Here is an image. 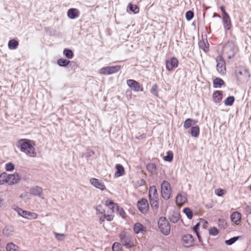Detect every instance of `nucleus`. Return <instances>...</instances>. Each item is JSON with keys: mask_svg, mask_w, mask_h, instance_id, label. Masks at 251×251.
Listing matches in <instances>:
<instances>
[{"mask_svg": "<svg viewBox=\"0 0 251 251\" xmlns=\"http://www.w3.org/2000/svg\"><path fill=\"white\" fill-rule=\"evenodd\" d=\"M17 146L22 152L30 157H35L37 156L35 149V144L32 140L27 139H20L17 141Z\"/></svg>", "mask_w": 251, "mask_h": 251, "instance_id": "1", "label": "nucleus"}, {"mask_svg": "<svg viewBox=\"0 0 251 251\" xmlns=\"http://www.w3.org/2000/svg\"><path fill=\"white\" fill-rule=\"evenodd\" d=\"M21 179V176L17 173L8 175L3 173L0 175V185L6 183L11 185L17 183Z\"/></svg>", "mask_w": 251, "mask_h": 251, "instance_id": "2", "label": "nucleus"}, {"mask_svg": "<svg viewBox=\"0 0 251 251\" xmlns=\"http://www.w3.org/2000/svg\"><path fill=\"white\" fill-rule=\"evenodd\" d=\"M149 197L151 206L153 208H158L159 206V196L157 190L155 186H151L150 187Z\"/></svg>", "mask_w": 251, "mask_h": 251, "instance_id": "3", "label": "nucleus"}, {"mask_svg": "<svg viewBox=\"0 0 251 251\" xmlns=\"http://www.w3.org/2000/svg\"><path fill=\"white\" fill-rule=\"evenodd\" d=\"M235 75L237 80L241 82L247 81L250 77L249 71L243 66H239L236 68Z\"/></svg>", "mask_w": 251, "mask_h": 251, "instance_id": "4", "label": "nucleus"}, {"mask_svg": "<svg viewBox=\"0 0 251 251\" xmlns=\"http://www.w3.org/2000/svg\"><path fill=\"white\" fill-rule=\"evenodd\" d=\"M158 227L161 232L165 235L170 233V226L169 222L165 218L161 217L158 220Z\"/></svg>", "mask_w": 251, "mask_h": 251, "instance_id": "5", "label": "nucleus"}, {"mask_svg": "<svg viewBox=\"0 0 251 251\" xmlns=\"http://www.w3.org/2000/svg\"><path fill=\"white\" fill-rule=\"evenodd\" d=\"M235 50V43L231 41H228L223 47V51L227 54V58H231L234 56Z\"/></svg>", "mask_w": 251, "mask_h": 251, "instance_id": "6", "label": "nucleus"}, {"mask_svg": "<svg viewBox=\"0 0 251 251\" xmlns=\"http://www.w3.org/2000/svg\"><path fill=\"white\" fill-rule=\"evenodd\" d=\"M162 197L165 200H168L171 194V188L170 183L163 181L161 185Z\"/></svg>", "mask_w": 251, "mask_h": 251, "instance_id": "7", "label": "nucleus"}, {"mask_svg": "<svg viewBox=\"0 0 251 251\" xmlns=\"http://www.w3.org/2000/svg\"><path fill=\"white\" fill-rule=\"evenodd\" d=\"M121 69L120 65L104 67L99 70V73L101 75H109L117 73Z\"/></svg>", "mask_w": 251, "mask_h": 251, "instance_id": "8", "label": "nucleus"}, {"mask_svg": "<svg viewBox=\"0 0 251 251\" xmlns=\"http://www.w3.org/2000/svg\"><path fill=\"white\" fill-rule=\"evenodd\" d=\"M216 61L217 62V71L220 75H225L226 72V66L225 60L221 55H219L216 57Z\"/></svg>", "mask_w": 251, "mask_h": 251, "instance_id": "9", "label": "nucleus"}, {"mask_svg": "<svg viewBox=\"0 0 251 251\" xmlns=\"http://www.w3.org/2000/svg\"><path fill=\"white\" fill-rule=\"evenodd\" d=\"M166 69L168 71H172L174 68H177L178 65V61L176 57H172L165 61Z\"/></svg>", "mask_w": 251, "mask_h": 251, "instance_id": "10", "label": "nucleus"}, {"mask_svg": "<svg viewBox=\"0 0 251 251\" xmlns=\"http://www.w3.org/2000/svg\"><path fill=\"white\" fill-rule=\"evenodd\" d=\"M126 83L128 87L134 91L141 92L143 91L142 85L133 79H128Z\"/></svg>", "mask_w": 251, "mask_h": 251, "instance_id": "11", "label": "nucleus"}, {"mask_svg": "<svg viewBox=\"0 0 251 251\" xmlns=\"http://www.w3.org/2000/svg\"><path fill=\"white\" fill-rule=\"evenodd\" d=\"M183 245L187 248L193 246L194 245V239L191 234H186L183 236L182 239Z\"/></svg>", "mask_w": 251, "mask_h": 251, "instance_id": "12", "label": "nucleus"}, {"mask_svg": "<svg viewBox=\"0 0 251 251\" xmlns=\"http://www.w3.org/2000/svg\"><path fill=\"white\" fill-rule=\"evenodd\" d=\"M137 207L142 213H146L149 209V204L146 199H142L137 202Z\"/></svg>", "mask_w": 251, "mask_h": 251, "instance_id": "13", "label": "nucleus"}, {"mask_svg": "<svg viewBox=\"0 0 251 251\" xmlns=\"http://www.w3.org/2000/svg\"><path fill=\"white\" fill-rule=\"evenodd\" d=\"M90 182L95 187L101 190H104L106 189L104 184L97 178H92L90 179Z\"/></svg>", "mask_w": 251, "mask_h": 251, "instance_id": "14", "label": "nucleus"}, {"mask_svg": "<svg viewBox=\"0 0 251 251\" xmlns=\"http://www.w3.org/2000/svg\"><path fill=\"white\" fill-rule=\"evenodd\" d=\"M241 214L239 212L235 211L231 214L230 219L234 224L238 225L241 223Z\"/></svg>", "mask_w": 251, "mask_h": 251, "instance_id": "15", "label": "nucleus"}, {"mask_svg": "<svg viewBox=\"0 0 251 251\" xmlns=\"http://www.w3.org/2000/svg\"><path fill=\"white\" fill-rule=\"evenodd\" d=\"M133 231L136 234L141 233L145 234L146 232V227L140 223H136L134 225Z\"/></svg>", "mask_w": 251, "mask_h": 251, "instance_id": "16", "label": "nucleus"}, {"mask_svg": "<svg viewBox=\"0 0 251 251\" xmlns=\"http://www.w3.org/2000/svg\"><path fill=\"white\" fill-rule=\"evenodd\" d=\"M105 205L111 210V213H114L115 211L118 209V205L117 203L110 199L107 200L105 202Z\"/></svg>", "mask_w": 251, "mask_h": 251, "instance_id": "17", "label": "nucleus"}, {"mask_svg": "<svg viewBox=\"0 0 251 251\" xmlns=\"http://www.w3.org/2000/svg\"><path fill=\"white\" fill-rule=\"evenodd\" d=\"M222 20L225 30H228L230 29L232 25L229 16H223Z\"/></svg>", "mask_w": 251, "mask_h": 251, "instance_id": "18", "label": "nucleus"}, {"mask_svg": "<svg viewBox=\"0 0 251 251\" xmlns=\"http://www.w3.org/2000/svg\"><path fill=\"white\" fill-rule=\"evenodd\" d=\"M115 168L116 170L114 174L115 177H120L123 176L125 174V169L121 164H116L115 166Z\"/></svg>", "mask_w": 251, "mask_h": 251, "instance_id": "19", "label": "nucleus"}, {"mask_svg": "<svg viewBox=\"0 0 251 251\" xmlns=\"http://www.w3.org/2000/svg\"><path fill=\"white\" fill-rule=\"evenodd\" d=\"M223 99V92L217 90L213 94V99L215 102L220 103Z\"/></svg>", "mask_w": 251, "mask_h": 251, "instance_id": "20", "label": "nucleus"}, {"mask_svg": "<svg viewBox=\"0 0 251 251\" xmlns=\"http://www.w3.org/2000/svg\"><path fill=\"white\" fill-rule=\"evenodd\" d=\"M68 16L71 19H74L79 16V11L76 8H70L67 12Z\"/></svg>", "mask_w": 251, "mask_h": 251, "instance_id": "21", "label": "nucleus"}, {"mask_svg": "<svg viewBox=\"0 0 251 251\" xmlns=\"http://www.w3.org/2000/svg\"><path fill=\"white\" fill-rule=\"evenodd\" d=\"M199 47L204 52H207L209 50V45L206 39L201 40L199 42Z\"/></svg>", "mask_w": 251, "mask_h": 251, "instance_id": "22", "label": "nucleus"}, {"mask_svg": "<svg viewBox=\"0 0 251 251\" xmlns=\"http://www.w3.org/2000/svg\"><path fill=\"white\" fill-rule=\"evenodd\" d=\"M114 218V215L112 213L110 214H107V215H106L105 214L103 216H99L100 223V224L102 223L104 221L105 219H106L107 221H111L113 220Z\"/></svg>", "mask_w": 251, "mask_h": 251, "instance_id": "23", "label": "nucleus"}, {"mask_svg": "<svg viewBox=\"0 0 251 251\" xmlns=\"http://www.w3.org/2000/svg\"><path fill=\"white\" fill-rule=\"evenodd\" d=\"M25 213V214H24L23 218L29 220L36 219L37 218L38 216L37 213L30 211H26Z\"/></svg>", "mask_w": 251, "mask_h": 251, "instance_id": "24", "label": "nucleus"}, {"mask_svg": "<svg viewBox=\"0 0 251 251\" xmlns=\"http://www.w3.org/2000/svg\"><path fill=\"white\" fill-rule=\"evenodd\" d=\"M225 84L224 80L219 77H216L213 80V86L214 88H221Z\"/></svg>", "mask_w": 251, "mask_h": 251, "instance_id": "25", "label": "nucleus"}, {"mask_svg": "<svg viewBox=\"0 0 251 251\" xmlns=\"http://www.w3.org/2000/svg\"><path fill=\"white\" fill-rule=\"evenodd\" d=\"M187 201L186 197L181 194L177 195L176 198V203L179 206L182 205Z\"/></svg>", "mask_w": 251, "mask_h": 251, "instance_id": "26", "label": "nucleus"}, {"mask_svg": "<svg viewBox=\"0 0 251 251\" xmlns=\"http://www.w3.org/2000/svg\"><path fill=\"white\" fill-rule=\"evenodd\" d=\"M197 121L192 119H187L183 123V127L185 129H188L190 127L193 125L196 124Z\"/></svg>", "mask_w": 251, "mask_h": 251, "instance_id": "27", "label": "nucleus"}, {"mask_svg": "<svg viewBox=\"0 0 251 251\" xmlns=\"http://www.w3.org/2000/svg\"><path fill=\"white\" fill-rule=\"evenodd\" d=\"M19 45V43L15 39L11 40L9 41L8 46L9 49H16Z\"/></svg>", "mask_w": 251, "mask_h": 251, "instance_id": "28", "label": "nucleus"}, {"mask_svg": "<svg viewBox=\"0 0 251 251\" xmlns=\"http://www.w3.org/2000/svg\"><path fill=\"white\" fill-rule=\"evenodd\" d=\"M200 134V128L198 126L192 127L191 128V135L195 137H197Z\"/></svg>", "mask_w": 251, "mask_h": 251, "instance_id": "29", "label": "nucleus"}, {"mask_svg": "<svg viewBox=\"0 0 251 251\" xmlns=\"http://www.w3.org/2000/svg\"><path fill=\"white\" fill-rule=\"evenodd\" d=\"M235 101V98L233 96H229L224 100V104L226 106H231Z\"/></svg>", "mask_w": 251, "mask_h": 251, "instance_id": "30", "label": "nucleus"}, {"mask_svg": "<svg viewBox=\"0 0 251 251\" xmlns=\"http://www.w3.org/2000/svg\"><path fill=\"white\" fill-rule=\"evenodd\" d=\"M7 251H19L18 247L13 243H9L6 246Z\"/></svg>", "mask_w": 251, "mask_h": 251, "instance_id": "31", "label": "nucleus"}, {"mask_svg": "<svg viewBox=\"0 0 251 251\" xmlns=\"http://www.w3.org/2000/svg\"><path fill=\"white\" fill-rule=\"evenodd\" d=\"M174 157V154L172 151H169L167 152V155L164 156L163 159L165 161L171 162Z\"/></svg>", "mask_w": 251, "mask_h": 251, "instance_id": "32", "label": "nucleus"}, {"mask_svg": "<svg viewBox=\"0 0 251 251\" xmlns=\"http://www.w3.org/2000/svg\"><path fill=\"white\" fill-rule=\"evenodd\" d=\"M70 61L64 58H60L57 60V64L59 66L62 67H65L67 66Z\"/></svg>", "mask_w": 251, "mask_h": 251, "instance_id": "33", "label": "nucleus"}, {"mask_svg": "<svg viewBox=\"0 0 251 251\" xmlns=\"http://www.w3.org/2000/svg\"><path fill=\"white\" fill-rule=\"evenodd\" d=\"M128 7L129 8L130 10L133 12L134 14H137L139 12V7L136 5L129 3Z\"/></svg>", "mask_w": 251, "mask_h": 251, "instance_id": "34", "label": "nucleus"}, {"mask_svg": "<svg viewBox=\"0 0 251 251\" xmlns=\"http://www.w3.org/2000/svg\"><path fill=\"white\" fill-rule=\"evenodd\" d=\"M147 169L151 173L155 172L156 170V166L154 163H149L147 165Z\"/></svg>", "mask_w": 251, "mask_h": 251, "instance_id": "35", "label": "nucleus"}, {"mask_svg": "<svg viewBox=\"0 0 251 251\" xmlns=\"http://www.w3.org/2000/svg\"><path fill=\"white\" fill-rule=\"evenodd\" d=\"M63 53L68 59H72L74 56V53L72 50L70 49H65Z\"/></svg>", "mask_w": 251, "mask_h": 251, "instance_id": "36", "label": "nucleus"}, {"mask_svg": "<svg viewBox=\"0 0 251 251\" xmlns=\"http://www.w3.org/2000/svg\"><path fill=\"white\" fill-rule=\"evenodd\" d=\"M208 231L209 234L212 236H216L219 233V231L217 228L214 226L210 227Z\"/></svg>", "mask_w": 251, "mask_h": 251, "instance_id": "37", "label": "nucleus"}, {"mask_svg": "<svg viewBox=\"0 0 251 251\" xmlns=\"http://www.w3.org/2000/svg\"><path fill=\"white\" fill-rule=\"evenodd\" d=\"M183 211L186 214L188 218L189 219H191L192 218L193 212L189 208L186 207L184 208Z\"/></svg>", "mask_w": 251, "mask_h": 251, "instance_id": "38", "label": "nucleus"}, {"mask_svg": "<svg viewBox=\"0 0 251 251\" xmlns=\"http://www.w3.org/2000/svg\"><path fill=\"white\" fill-rule=\"evenodd\" d=\"M194 13L191 10L188 11L185 14V17L187 21H190L192 20L194 17Z\"/></svg>", "mask_w": 251, "mask_h": 251, "instance_id": "39", "label": "nucleus"}, {"mask_svg": "<svg viewBox=\"0 0 251 251\" xmlns=\"http://www.w3.org/2000/svg\"><path fill=\"white\" fill-rule=\"evenodd\" d=\"M113 251H122L121 244L119 243L115 242L112 246Z\"/></svg>", "mask_w": 251, "mask_h": 251, "instance_id": "40", "label": "nucleus"}, {"mask_svg": "<svg viewBox=\"0 0 251 251\" xmlns=\"http://www.w3.org/2000/svg\"><path fill=\"white\" fill-rule=\"evenodd\" d=\"M200 226L199 223H198L196 225H195L194 227H193V230L194 231V232L196 233L197 237H198V238L200 242H201V237L200 235V234L198 232V229H199V226Z\"/></svg>", "mask_w": 251, "mask_h": 251, "instance_id": "41", "label": "nucleus"}, {"mask_svg": "<svg viewBox=\"0 0 251 251\" xmlns=\"http://www.w3.org/2000/svg\"><path fill=\"white\" fill-rule=\"evenodd\" d=\"M15 168L14 165L12 163H8L5 165V170L7 171H12Z\"/></svg>", "mask_w": 251, "mask_h": 251, "instance_id": "42", "label": "nucleus"}, {"mask_svg": "<svg viewBox=\"0 0 251 251\" xmlns=\"http://www.w3.org/2000/svg\"><path fill=\"white\" fill-rule=\"evenodd\" d=\"M226 193V191L222 189L218 188L215 190V193L218 196H222Z\"/></svg>", "mask_w": 251, "mask_h": 251, "instance_id": "43", "label": "nucleus"}, {"mask_svg": "<svg viewBox=\"0 0 251 251\" xmlns=\"http://www.w3.org/2000/svg\"><path fill=\"white\" fill-rule=\"evenodd\" d=\"M96 210L97 214H101V216H103L105 214V210L101 208V205L98 206Z\"/></svg>", "mask_w": 251, "mask_h": 251, "instance_id": "44", "label": "nucleus"}, {"mask_svg": "<svg viewBox=\"0 0 251 251\" xmlns=\"http://www.w3.org/2000/svg\"><path fill=\"white\" fill-rule=\"evenodd\" d=\"M238 238H239L238 237H233L229 240H226L225 242L226 244L228 245H231L233 243L235 242L238 240Z\"/></svg>", "mask_w": 251, "mask_h": 251, "instance_id": "45", "label": "nucleus"}, {"mask_svg": "<svg viewBox=\"0 0 251 251\" xmlns=\"http://www.w3.org/2000/svg\"><path fill=\"white\" fill-rule=\"evenodd\" d=\"M117 211L118 212L119 214L122 218H126V214L123 208H120L119 206L118 209H117Z\"/></svg>", "mask_w": 251, "mask_h": 251, "instance_id": "46", "label": "nucleus"}, {"mask_svg": "<svg viewBox=\"0 0 251 251\" xmlns=\"http://www.w3.org/2000/svg\"><path fill=\"white\" fill-rule=\"evenodd\" d=\"M55 238L58 240H62L64 238L65 235L64 234H59L56 232L54 233Z\"/></svg>", "mask_w": 251, "mask_h": 251, "instance_id": "47", "label": "nucleus"}, {"mask_svg": "<svg viewBox=\"0 0 251 251\" xmlns=\"http://www.w3.org/2000/svg\"><path fill=\"white\" fill-rule=\"evenodd\" d=\"M15 210L18 213L19 215H20V216H22L23 217L24 214H25V211H26L25 210H24L22 209L19 208V207H17L15 209Z\"/></svg>", "mask_w": 251, "mask_h": 251, "instance_id": "48", "label": "nucleus"}, {"mask_svg": "<svg viewBox=\"0 0 251 251\" xmlns=\"http://www.w3.org/2000/svg\"><path fill=\"white\" fill-rule=\"evenodd\" d=\"M124 245L127 248H131L133 245L131 243L130 241L128 239H126L124 241Z\"/></svg>", "mask_w": 251, "mask_h": 251, "instance_id": "49", "label": "nucleus"}, {"mask_svg": "<svg viewBox=\"0 0 251 251\" xmlns=\"http://www.w3.org/2000/svg\"><path fill=\"white\" fill-rule=\"evenodd\" d=\"M199 223L200 225H201L203 227V228H206L207 226L208 222L204 219H200Z\"/></svg>", "mask_w": 251, "mask_h": 251, "instance_id": "50", "label": "nucleus"}, {"mask_svg": "<svg viewBox=\"0 0 251 251\" xmlns=\"http://www.w3.org/2000/svg\"><path fill=\"white\" fill-rule=\"evenodd\" d=\"M157 89V85L156 84L154 85L151 89V92L154 94V95H156Z\"/></svg>", "mask_w": 251, "mask_h": 251, "instance_id": "51", "label": "nucleus"}, {"mask_svg": "<svg viewBox=\"0 0 251 251\" xmlns=\"http://www.w3.org/2000/svg\"><path fill=\"white\" fill-rule=\"evenodd\" d=\"M220 9L222 11V12H223V16H228L229 15L226 11L225 10V8L224 6H221V7H220Z\"/></svg>", "mask_w": 251, "mask_h": 251, "instance_id": "52", "label": "nucleus"}, {"mask_svg": "<svg viewBox=\"0 0 251 251\" xmlns=\"http://www.w3.org/2000/svg\"><path fill=\"white\" fill-rule=\"evenodd\" d=\"M36 189L39 193L42 192V188L40 187H37Z\"/></svg>", "mask_w": 251, "mask_h": 251, "instance_id": "53", "label": "nucleus"}, {"mask_svg": "<svg viewBox=\"0 0 251 251\" xmlns=\"http://www.w3.org/2000/svg\"><path fill=\"white\" fill-rule=\"evenodd\" d=\"M220 17V16L219 14H218L217 13H214V15H213V17Z\"/></svg>", "mask_w": 251, "mask_h": 251, "instance_id": "54", "label": "nucleus"}, {"mask_svg": "<svg viewBox=\"0 0 251 251\" xmlns=\"http://www.w3.org/2000/svg\"><path fill=\"white\" fill-rule=\"evenodd\" d=\"M219 223H221H221H222L223 224H224V223H225V221L224 220H223V219H222V220H221V219H219Z\"/></svg>", "mask_w": 251, "mask_h": 251, "instance_id": "55", "label": "nucleus"}, {"mask_svg": "<svg viewBox=\"0 0 251 251\" xmlns=\"http://www.w3.org/2000/svg\"><path fill=\"white\" fill-rule=\"evenodd\" d=\"M250 190L251 191V186H250Z\"/></svg>", "mask_w": 251, "mask_h": 251, "instance_id": "56", "label": "nucleus"}, {"mask_svg": "<svg viewBox=\"0 0 251 251\" xmlns=\"http://www.w3.org/2000/svg\"><path fill=\"white\" fill-rule=\"evenodd\" d=\"M71 63H73L74 64H75L74 62H72Z\"/></svg>", "mask_w": 251, "mask_h": 251, "instance_id": "57", "label": "nucleus"}]
</instances>
